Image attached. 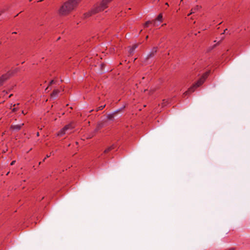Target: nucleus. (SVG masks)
<instances>
[{
  "instance_id": "obj_25",
  "label": "nucleus",
  "mask_w": 250,
  "mask_h": 250,
  "mask_svg": "<svg viewBox=\"0 0 250 250\" xmlns=\"http://www.w3.org/2000/svg\"><path fill=\"white\" fill-rule=\"evenodd\" d=\"M12 96V94H10L9 96V98H10L11 96Z\"/></svg>"
},
{
  "instance_id": "obj_24",
  "label": "nucleus",
  "mask_w": 250,
  "mask_h": 250,
  "mask_svg": "<svg viewBox=\"0 0 250 250\" xmlns=\"http://www.w3.org/2000/svg\"><path fill=\"white\" fill-rule=\"evenodd\" d=\"M3 93H5V94H7V92H5V91H3Z\"/></svg>"
},
{
  "instance_id": "obj_14",
  "label": "nucleus",
  "mask_w": 250,
  "mask_h": 250,
  "mask_svg": "<svg viewBox=\"0 0 250 250\" xmlns=\"http://www.w3.org/2000/svg\"><path fill=\"white\" fill-rule=\"evenodd\" d=\"M105 105H104L98 107L97 109V111L102 110L105 107Z\"/></svg>"
},
{
  "instance_id": "obj_1",
  "label": "nucleus",
  "mask_w": 250,
  "mask_h": 250,
  "mask_svg": "<svg viewBox=\"0 0 250 250\" xmlns=\"http://www.w3.org/2000/svg\"><path fill=\"white\" fill-rule=\"evenodd\" d=\"M80 0H68L64 2L60 7L59 12L60 15L65 16L73 10L78 5Z\"/></svg>"
},
{
  "instance_id": "obj_12",
  "label": "nucleus",
  "mask_w": 250,
  "mask_h": 250,
  "mask_svg": "<svg viewBox=\"0 0 250 250\" xmlns=\"http://www.w3.org/2000/svg\"><path fill=\"white\" fill-rule=\"evenodd\" d=\"M162 19H163V16H162V14H160L157 19H156V20L158 21H159L160 22H161L162 21Z\"/></svg>"
},
{
  "instance_id": "obj_16",
  "label": "nucleus",
  "mask_w": 250,
  "mask_h": 250,
  "mask_svg": "<svg viewBox=\"0 0 250 250\" xmlns=\"http://www.w3.org/2000/svg\"><path fill=\"white\" fill-rule=\"evenodd\" d=\"M107 118L108 119H109V120H111L113 118V115H108L107 116Z\"/></svg>"
},
{
  "instance_id": "obj_4",
  "label": "nucleus",
  "mask_w": 250,
  "mask_h": 250,
  "mask_svg": "<svg viewBox=\"0 0 250 250\" xmlns=\"http://www.w3.org/2000/svg\"><path fill=\"white\" fill-rule=\"evenodd\" d=\"M75 127V125L73 123L65 125L58 133L57 135L62 136L66 133H68L69 131L72 130Z\"/></svg>"
},
{
  "instance_id": "obj_20",
  "label": "nucleus",
  "mask_w": 250,
  "mask_h": 250,
  "mask_svg": "<svg viewBox=\"0 0 250 250\" xmlns=\"http://www.w3.org/2000/svg\"><path fill=\"white\" fill-rule=\"evenodd\" d=\"M3 12V10L0 11V16L1 15V14Z\"/></svg>"
},
{
  "instance_id": "obj_30",
  "label": "nucleus",
  "mask_w": 250,
  "mask_h": 250,
  "mask_svg": "<svg viewBox=\"0 0 250 250\" xmlns=\"http://www.w3.org/2000/svg\"><path fill=\"white\" fill-rule=\"evenodd\" d=\"M9 172H8V173H7L6 175H8L9 174Z\"/></svg>"
},
{
  "instance_id": "obj_26",
  "label": "nucleus",
  "mask_w": 250,
  "mask_h": 250,
  "mask_svg": "<svg viewBox=\"0 0 250 250\" xmlns=\"http://www.w3.org/2000/svg\"><path fill=\"white\" fill-rule=\"evenodd\" d=\"M45 159H46V158H44L43 159V161H44Z\"/></svg>"
},
{
  "instance_id": "obj_27",
  "label": "nucleus",
  "mask_w": 250,
  "mask_h": 250,
  "mask_svg": "<svg viewBox=\"0 0 250 250\" xmlns=\"http://www.w3.org/2000/svg\"><path fill=\"white\" fill-rule=\"evenodd\" d=\"M166 5H167L168 6V3H166Z\"/></svg>"
},
{
  "instance_id": "obj_10",
  "label": "nucleus",
  "mask_w": 250,
  "mask_h": 250,
  "mask_svg": "<svg viewBox=\"0 0 250 250\" xmlns=\"http://www.w3.org/2000/svg\"><path fill=\"white\" fill-rule=\"evenodd\" d=\"M115 148V146H114V145H113L110 146H109L108 148H107L104 151V153H107L109 151H110V150L113 149L114 148Z\"/></svg>"
},
{
  "instance_id": "obj_28",
  "label": "nucleus",
  "mask_w": 250,
  "mask_h": 250,
  "mask_svg": "<svg viewBox=\"0 0 250 250\" xmlns=\"http://www.w3.org/2000/svg\"><path fill=\"white\" fill-rule=\"evenodd\" d=\"M37 135L39 136V133H37Z\"/></svg>"
},
{
  "instance_id": "obj_18",
  "label": "nucleus",
  "mask_w": 250,
  "mask_h": 250,
  "mask_svg": "<svg viewBox=\"0 0 250 250\" xmlns=\"http://www.w3.org/2000/svg\"><path fill=\"white\" fill-rule=\"evenodd\" d=\"M15 162H16V161H13L11 163L10 165H11V166H13V165H14L15 164Z\"/></svg>"
},
{
  "instance_id": "obj_6",
  "label": "nucleus",
  "mask_w": 250,
  "mask_h": 250,
  "mask_svg": "<svg viewBox=\"0 0 250 250\" xmlns=\"http://www.w3.org/2000/svg\"><path fill=\"white\" fill-rule=\"evenodd\" d=\"M23 125H24L23 123L20 124V125H12L10 127V128L13 130H19L21 129V127Z\"/></svg>"
},
{
  "instance_id": "obj_5",
  "label": "nucleus",
  "mask_w": 250,
  "mask_h": 250,
  "mask_svg": "<svg viewBox=\"0 0 250 250\" xmlns=\"http://www.w3.org/2000/svg\"><path fill=\"white\" fill-rule=\"evenodd\" d=\"M11 74V73L8 72L0 77V86L3 84V82L6 81Z\"/></svg>"
},
{
  "instance_id": "obj_3",
  "label": "nucleus",
  "mask_w": 250,
  "mask_h": 250,
  "mask_svg": "<svg viewBox=\"0 0 250 250\" xmlns=\"http://www.w3.org/2000/svg\"><path fill=\"white\" fill-rule=\"evenodd\" d=\"M203 83V80L202 77L195 83H194L191 87L188 88V89L183 94V96L185 97L194 91L195 89L199 86L201 85Z\"/></svg>"
},
{
  "instance_id": "obj_15",
  "label": "nucleus",
  "mask_w": 250,
  "mask_h": 250,
  "mask_svg": "<svg viewBox=\"0 0 250 250\" xmlns=\"http://www.w3.org/2000/svg\"><path fill=\"white\" fill-rule=\"evenodd\" d=\"M55 83H56V82L54 80H52L49 83H50V85H51V84Z\"/></svg>"
},
{
  "instance_id": "obj_19",
  "label": "nucleus",
  "mask_w": 250,
  "mask_h": 250,
  "mask_svg": "<svg viewBox=\"0 0 250 250\" xmlns=\"http://www.w3.org/2000/svg\"><path fill=\"white\" fill-rule=\"evenodd\" d=\"M191 11H192V12H190V13H189V14H188V16H189L190 14H191L192 13H194V11H193V10H192V9L191 10Z\"/></svg>"
},
{
  "instance_id": "obj_23",
  "label": "nucleus",
  "mask_w": 250,
  "mask_h": 250,
  "mask_svg": "<svg viewBox=\"0 0 250 250\" xmlns=\"http://www.w3.org/2000/svg\"><path fill=\"white\" fill-rule=\"evenodd\" d=\"M227 30V29H226L224 31V33L223 34H224L225 32H226V31Z\"/></svg>"
},
{
  "instance_id": "obj_8",
  "label": "nucleus",
  "mask_w": 250,
  "mask_h": 250,
  "mask_svg": "<svg viewBox=\"0 0 250 250\" xmlns=\"http://www.w3.org/2000/svg\"><path fill=\"white\" fill-rule=\"evenodd\" d=\"M60 92V91L59 89H54L51 94V97H57Z\"/></svg>"
},
{
  "instance_id": "obj_21",
  "label": "nucleus",
  "mask_w": 250,
  "mask_h": 250,
  "mask_svg": "<svg viewBox=\"0 0 250 250\" xmlns=\"http://www.w3.org/2000/svg\"><path fill=\"white\" fill-rule=\"evenodd\" d=\"M50 155H47L45 158H46V159L47 158L49 157H50Z\"/></svg>"
},
{
  "instance_id": "obj_2",
  "label": "nucleus",
  "mask_w": 250,
  "mask_h": 250,
  "mask_svg": "<svg viewBox=\"0 0 250 250\" xmlns=\"http://www.w3.org/2000/svg\"><path fill=\"white\" fill-rule=\"evenodd\" d=\"M112 0H102L100 3L95 4L92 10L84 14V18H86L92 15L104 10L108 6V3Z\"/></svg>"
},
{
  "instance_id": "obj_7",
  "label": "nucleus",
  "mask_w": 250,
  "mask_h": 250,
  "mask_svg": "<svg viewBox=\"0 0 250 250\" xmlns=\"http://www.w3.org/2000/svg\"><path fill=\"white\" fill-rule=\"evenodd\" d=\"M212 69L211 67H208L206 68V71L204 72V80L208 77V76L211 73Z\"/></svg>"
},
{
  "instance_id": "obj_11",
  "label": "nucleus",
  "mask_w": 250,
  "mask_h": 250,
  "mask_svg": "<svg viewBox=\"0 0 250 250\" xmlns=\"http://www.w3.org/2000/svg\"><path fill=\"white\" fill-rule=\"evenodd\" d=\"M155 21H153L152 22L153 24V25L154 26H155ZM150 23H152V22L150 21H146L145 24H144V26L145 27H148V24Z\"/></svg>"
},
{
  "instance_id": "obj_13",
  "label": "nucleus",
  "mask_w": 250,
  "mask_h": 250,
  "mask_svg": "<svg viewBox=\"0 0 250 250\" xmlns=\"http://www.w3.org/2000/svg\"><path fill=\"white\" fill-rule=\"evenodd\" d=\"M137 47V45H134L132 46V47L130 49V52H133L134 51V50H135Z\"/></svg>"
},
{
  "instance_id": "obj_22",
  "label": "nucleus",
  "mask_w": 250,
  "mask_h": 250,
  "mask_svg": "<svg viewBox=\"0 0 250 250\" xmlns=\"http://www.w3.org/2000/svg\"><path fill=\"white\" fill-rule=\"evenodd\" d=\"M21 113H22V114H25V113L24 112V111H23V110H22V111Z\"/></svg>"
},
{
  "instance_id": "obj_29",
  "label": "nucleus",
  "mask_w": 250,
  "mask_h": 250,
  "mask_svg": "<svg viewBox=\"0 0 250 250\" xmlns=\"http://www.w3.org/2000/svg\"><path fill=\"white\" fill-rule=\"evenodd\" d=\"M48 87H47V88H46L45 90H47L48 89Z\"/></svg>"
},
{
  "instance_id": "obj_9",
  "label": "nucleus",
  "mask_w": 250,
  "mask_h": 250,
  "mask_svg": "<svg viewBox=\"0 0 250 250\" xmlns=\"http://www.w3.org/2000/svg\"><path fill=\"white\" fill-rule=\"evenodd\" d=\"M156 52H157V48L156 47H154L152 49V50H151V51L150 52V53L148 55L147 57L148 58L151 57L152 56H153L154 53H156Z\"/></svg>"
},
{
  "instance_id": "obj_17",
  "label": "nucleus",
  "mask_w": 250,
  "mask_h": 250,
  "mask_svg": "<svg viewBox=\"0 0 250 250\" xmlns=\"http://www.w3.org/2000/svg\"><path fill=\"white\" fill-rule=\"evenodd\" d=\"M17 110H18V108L15 107V108H13L12 110L13 112H16V111H17Z\"/></svg>"
}]
</instances>
